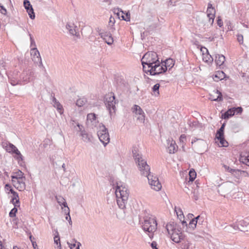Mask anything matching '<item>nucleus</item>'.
I'll list each match as a JSON object with an SVG mask.
<instances>
[{
  "label": "nucleus",
  "mask_w": 249,
  "mask_h": 249,
  "mask_svg": "<svg viewBox=\"0 0 249 249\" xmlns=\"http://www.w3.org/2000/svg\"><path fill=\"white\" fill-rule=\"evenodd\" d=\"M203 60L206 62L211 63L213 61V58L209 54H207L203 56Z\"/></svg>",
  "instance_id": "43"
},
{
  "label": "nucleus",
  "mask_w": 249,
  "mask_h": 249,
  "mask_svg": "<svg viewBox=\"0 0 249 249\" xmlns=\"http://www.w3.org/2000/svg\"><path fill=\"white\" fill-rule=\"evenodd\" d=\"M60 206H64V207H65V208H66V207H68V205H67V202H66V200H64V201H63V203H62L61 204H60Z\"/></svg>",
  "instance_id": "62"
},
{
  "label": "nucleus",
  "mask_w": 249,
  "mask_h": 249,
  "mask_svg": "<svg viewBox=\"0 0 249 249\" xmlns=\"http://www.w3.org/2000/svg\"><path fill=\"white\" fill-rule=\"evenodd\" d=\"M142 224V229L149 233H153L157 229V223L155 218L153 217H144V221Z\"/></svg>",
  "instance_id": "4"
},
{
  "label": "nucleus",
  "mask_w": 249,
  "mask_h": 249,
  "mask_svg": "<svg viewBox=\"0 0 249 249\" xmlns=\"http://www.w3.org/2000/svg\"><path fill=\"white\" fill-rule=\"evenodd\" d=\"M96 115L94 113H89L87 115V121H90L92 123L95 120Z\"/></svg>",
  "instance_id": "44"
},
{
  "label": "nucleus",
  "mask_w": 249,
  "mask_h": 249,
  "mask_svg": "<svg viewBox=\"0 0 249 249\" xmlns=\"http://www.w3.org/2000/svg\"><path fill=\"white\" fill-rule=\"evenodd\" d=\"M239 161L242 163L249 166V150L241 152Z\"/></svg>",
  "instance_id": "21"
},
{
  "label": "nucleus",
  "mask_w": 249,
  "mask_h": 249,
  "mask_svg": "<svg viewBox=\"0 0 249 249\" xmlns=\"http://www.w3.org/2000/svg\"><path fill=\"white\" fill-rule=\"evenodd\" d=\"M186 138V136L184 134H182L180 136V141H183L182 139H185Z\"/></svg>",
  "instance_id": "64"
},
{
  "label": "nucleus",
  "mask_w": 249,
  "mask_h": 249,
  "mask_svg": "<svg viewBox=\"0 0 249 249\" xmlns=\"http://www.w3.org/2000/svg\"><path fill=\"white\" fill-rule=\"evenodd\" d=\"M235 113L236 112L237 114H240L243 111V108L241 107H233Z\"/></svg>",
  "instance_id": "55"
},
{
  "label": "nucleus",
  "mask_w": 249,
  "mask_h": 249,
  "mask_svg": "<svg viewBox=\"0 0 249 249\" xmlns=\"http://www.w3.org/2000/svg\"><path fill=\"white\" fill-rule=\"evenodd\" d=\"M151 75H158L166 71V68L164 67L163 65H161L160 61H159L158 63H156L153 65V67L151 68Z\"/></svg>",
  "instance_id": "11"
},
{
  "label": "nucleus",
  "mask_w": 249,
  "mask_h": 249,
  "mask_svg": "<svg viewBox=\"0 0 249 249\" xmlns=\"http://www.w3.org/2000/svg\"><path fill=\"white\" fill-rule=\"evenodd\" d=\"M0 13L3 15H5L7 13L6 9L1 5H0Z\"/></svg>",
  "instance_id": "56"
},
{
  "label": "nucleus",
  "mask_w": 249,
  "mask_h": 249,
  "mask_svg": "<svg viewBox=\"0 0 249 249\" xmlns=\"http://www.w3.org/2000/svg\"><path fill=\"white\" fill-rule=\"evenodd\" d=\"M180 248L181 249H195V245L188 240H183L180 244Z\"/></svg>",
  "instance_id": "23"
},
{
  "label": "nucleus",
  "mask_w": 249,
  "mask_h": 249,
  "mask_svg": "<svg viewBox=\"0 0 249 249\" xmlns=\"http://www.w3.org/2000/svg\"><path fill=\"white\" fill-rule=\"evenodd\" d=\"M131 111L137 117V120L141 123H144L145 115L142 108L138 105H134L131 108Z\"/></svg>",
  "instance_id": "9"
},
{
  "label": "nucleus",
  "mask_w": 249,
  "mask_h": 249,
  "mask_svg": "<svg viewBox=\"0 0 249 249\" xmlns=\"http://www.w3.org/2000/svg\"><path fill=\"white\" fill-rule=\"evenodd\" d=\"M15 154L16 155L15 158L18 161V162L20 163V161H22L23 157L18 149H16V151L15 152Z\"/></svg>",
  "instance_id": "36"
},
{
  "label": "nucleus",
  "mask_w": 249,
  "mask_h": 249,
  "mask_svg": "<svg viewBox=\"0 0 249 249\" xmlns=\"http://www.w3.org/2000/svg\"><path fill=\"white\" fill-rule=\"evenodd\" d=\"M236 185L232 182L227 181L220 184L218 187V192L222 196L226 197L235 190Z\"/></svg>",
  "instance_id": "5"
},
{
  "label": "nucleus",
  "mask_w": 249,
  "mask_h": 249,
  "mask_svg": "<svg viewBox=\"0 0 249 249\" xmlns=\"http://www.w3.org/2000/svg\"><path fill=\"white\" fill-rule=\"evenodd\" d=\"M234 108L229 109L226 112L222 114V117L224 119H228L235 114Z\"/></svg>",
  "instance_id": "27"
},
{
  "label": "nucleus",
  "mask_w": 249,
  "mask_h": 249,
  "mask_svg": "<svg viewBox=\"0 0 249 249\" xmlns=\"http://www.w3.org/2000/svg\"><path fill=\"white\" fill-rule=\"evenodd\" d=\"M87 102L85 98H80L76 101V105L79 107H83Z\"/></svg>",
  "instance_id": "40"
},
{
  "label": "nucleus",
  "mask_w": 249,
  "mask_h": 249,
  "mask_svg": "<svg viewBox=\"0 0 249 249\" xmlns=\"http://www.w3.org/2000/svg\"><path fill=\"white\" fill-rule=\"evenodd\" d=\"M113 12L115 14L117 15L118 18H120V12L122 13V14H124V12L122 10H120L119 8H114L113 9Z\"/></svg>",
  "instance_id": "50"
},
{
  "label": "nucleus",
  "mask_w": 249,
  "mask_h": 249,
  "mask_svg": "<svg viewBox=\"0 0 249 249\" xmlns=\"http://www.w3.org/2000/svg\"><path fill=\"white\" fill-rule=\"evenodd\" d=\"M122 19L125 21H129L130 19V16L129 14L126 13L125 16L122 15L121 16Z\"/></svg>",
  "instance_id": "53"
},
{
  "label": "nucleus",
  "mask_w": 249,
  "mask_h": 249,
  "mask_svg": "<svg viewBox=\"0 0 249 249\" xmlns=\"http://www.w3.org/2000/svg\"><path fill=\"white\" fill-rule=\"evenodd\" d=\"M64 212L66 215L70 214V210L69 208L68 207H66V209H64Z\"/></svg>",
  "instance_id": "61"
},
{
  "label": "nucleus",
  "mask_w": 249,
  "mask_h": 249,
  "mask_svg": "<svg viewBox=\"0 0 249 249\" xmlns=\"http://www.w3.org/2000/svg\"><path fill=\"white\" fill-rule=\"evenodd\" d=\"M191 143L193 148L198 151H201L206 145V142L201 139L195 138Z\"/></svg>",
  "instance_id": "13"
},
{
  "label": "nucleus",
  "mask_w": 249,
  "mask_h": 249,
  "mask_svg": "<svg viewBox=\"0 0 249 249\" xmlns=\"http://www.w3.org/2000/svg\"><path fill=\"white\" fill-rule=\"evenodd\" d=\"M196 224L197 223L195 220L192 219L189 223L188 228L191 230H194L196 228Z\"/></svg>",
  "instance_id": "42"
},
{
  "label": "nucleus",
  "mask_w": 249,
  "mask_h": 249,
  "mask_svg": "<svg viewBox=\"0 0 249 249\" xmlns=\"http://www.w3.org/2000/svg\"><path fill=\"white\" fill-rule=\"evenodd\" d=\"M237 39L238 42L240 44H243V36L242 35H241V34L237 35Z\"/></svg>",
  "instance_id": "51"
},
{
  "label": "nucleus",
  "mask_w": 249,
  "mask_h": 249,
  "mask_svg": "<svg viewBox=\"0 0 249 249\" xmlns=\"http://www.w3.org/2000/svg\"><path fill=\"white\" fill-rule=\"evenodd\" d=\"M160 86L159 84H156L152 88V90L154 92L155 95L159 94Z\"/></svg>",
  "instance_id": "45"
},
{
  "label": "nucleus",
  "mask_w": 249,
  "mask_h": 249,
  "mask_svg": "<svg viewBox=\"0 0 249 249\" xmlns=\"http://www.w3.org/2000/svg\"><path fill=\"white\" fill-rule=\"evenodd\" d=\"M25 178L23 179L12 180V183L14 187L19 191H23L26 189V184L25 183Z\"/></svg>",
  "instance_id": "15"
},
{
  "label": "nucleus",
  "mask_w": 249,
  "mask_h": 249,
  "mask_svg": "<svg viewBox=\"0 0 249 249\" xmlns=\"http://www.w3.org/2000/svg\"><path fill=\"white\" fill-rule=\"evenodd\" d=\"M2 147L8 153H15L18 148L12 143L7 141H3L1 142Z\"/></svg>",
  "instance_id": "18"
},
{
  "label": "nucleus",
  "mask_w": 249,
  "mask_h": 249,
  "mask_svg": "<svg viewBox=\"0 0 249 249\" xmlns=\"http://www.w3.org/2000/svg\"><path fill=\"white\" fill-rule=\"evenodd\" d=\"M151 246L153 249H158L157 248V243L156 242H152Z\"/></svg>",
  "instance_id": "60"
},
{
  "label": "nucleus",
  "mask_w": 249,
  "mask_h": 249,
  "mask_svg": "<svg viewBox=\"0 0 249 249\" xmlns=\"http://www.w3.org/2000/svg\"><path fill=\"white\" fill-rule=\"evenodd\" d=\"M34 72L31 69H27L23 71L20 74V79L24 82H28L34 79Z\"/></svg>",
  "instance_id": "10"
},
{
  "label": "nucleus",
  "mask_w": 249,
  "mask_h": 249,
  "mask_svg": "<svg viewBox=\"0 0 249 249\" xmlns=\"http://www.w3.org/2000/svg\"><path fill=\"white\" fill-rule=\"evenodd\" d=\"M166 230L169 234L170 235L171 239L175 243H178L184 240L181 228L174 222H169L166 226Z\"/></svg>",
  "instance_id": "3"
},
{
  "label": "nucleus",
  "mask_w": 249,
  "mask_h": 249,
  "mask_svg": "<svg viewBox=\"0 0 249 249\" xmlns=\"http://www.w3.org/2000/svg\"><path fill=\"white\" fill-rule=\"evenodd\" d=\"M234 228L237 230L242 231H248L249 230V223L245 219L237 221L235 223Z\"/></svg>",
  "instance_id": "12"
},
{
  "label": "nucleus",
  "mask_w": 249,
  "mask_h": 249,
  "mask_svg": "<svg viewBox=\"0 0 249 249\" xmlns=\"http://www.w3.org/2000/svg\"><path fill=\"white\" fill-rule=\"evenodd\" d=\"M68 244L71 249H79V245L80 244L79 242L76 244V242L74 243V241H71L68 242Z\"/></svg>",
  "instance_id": "37"
},
{
  "label": "nucleus",
  "mask_w": 249,
  "mask_h": 249,
  "mask_svg": "<svg viewBox=\"0 0 249 249\" xmlns=\"http://www.w3.org/2000/svg\"><path fill=\"white\" fill-rule=\"evenodd\" d=\"M53 106L56 107L57 110L60 113H62L63 107L56 100V98L53 97Z\"/></svg>",
  "instance_id": "30"
},
{
  "label": "nucleus",
  "mask_w": 249,
  "mask_h": 249,
  "mask_svg": "<svg viewBox=\"0 0 249 249\" xmlns=\"http://www.w3.org/2000/svg\"><path fill=\"white\" fill-rule=\"evenodd\" d=\"M115 22V20L114 17L111 16L109 18V26H112Z\"/></svg>",
  "instance_id": "54"
},
{
  "label": "nucleus",
  "mask_w": 249,
  "mask_h": 249,
  "mask_svg": "<svg viewBox=\"0 0 249 249\" xmlns=\"http://www.w3.org/2000/svg\"><path fill=\"white\" fill-rule=\"evenodd\" d=\"M31 55L32 59L35 62L39 63V66L43 67L41 58L39 51L36 47L33 48L31 49Z\"/></svg>",
  "instance_id": "14"
},
{
  "label": "nucleus",
  "mask_w": 249,
  "mask_h": 249,
  "mask_svg": "<svg viewBox=\"0 0 249 249\" xmlns=\"http://www.w3.org/2000/svg\"><path fill=\"white\" fill-rule=\"evenodd\" d=\"M99 35L108 45H110L113 43V37L109 33L102 32Z\"/></svg>",
  "instance_id": "22"
},
{
  "label": "nucleus",
  "mask_w": 249,
  "mask_h": 249,
  "mask_svg": "<svg viewBox=\"0 0 249 249\" xmlns=\"http://www.w3.org/2000/svg\"><path fill=\"white\" fill-rule=\"evenodd\" d=\"M233 226H235V224H233L228 226H226L224 227V229L226 231L229 232H233L234 231H237V230L234 228Z\"/></svg>",
  "instance_id": "38"
},
{
  "label": "nucleus",
  "mask_w": 249,
  "mask_h": 249,
  "mask_svg": "<svg viewBox=\"0 0 249 249\" xmlns=\"http://www.w3.org/2000/svg\"><path fill=\"white\" fill-rule=\"evenodd\" d=\"M231 174L236 178H237L239 179L242 176H248V173L245 171H242L239 169H233Z\"/></svg>",
  "instance_id": "24"
},
{
  "label": "nucleus",
  "mask_w": 249,
  "mask_h": 249,
  "mask_svg": "<svg viewBox=\"0 0 249 249\" xmlns=\"http://www.w3.org/2000/svg\"><path fill=\"white\" fill-rule=\"evenodd\" d=\"M133 157L137 164L141 174L147 177L151 188L156 191H160L161 188V183L157 176H154L150 172V166L144 160L142 155L139 152L137 149L133 148L132 151Z\"/></svg>",
  "instance_id": "1"
},
{
  "label": "nucleus",
  "mask_w": 249,
  "mask_h": 249,
  "mask_svg": "<svg viewBox=\"0 0 249 249\" xmlns=\"http://www.w3.org/2000/svg\"><path fill=\"white\" fill-rule=\"evenodd\" d=\"M76 125L78 127L79 131H81V135L83 141L87 142H89L90 139L89 137L88 134L84 131H82L83 126L80 125L79 123H77Z\"/></svg>",
  "instance_id": "25"
},
{
  "label": "nucleus",
  "mask_w": 249,
  "mask_h": 249,
  "mask_svg": "<svg viewBox=\"0 0 249 249\" xmlns=\"http://www.w3.org/2000/svg\"><path fill=\"white\" fill-rule=\"evenodd\" d=\"M175 211L177 213L178 217L180 219V220L181 221V219L182 216L184 218V215L182 210L180 208L178 209V210L176 208Z\"/></svg>",
  "instance_id": "46"
},
{
  "label": "nucleus",
  "mask_w": 249,
  "mask_h": 249,
  "mask_svg": "<svg viewBox=\"0 0 249 249\" xmlns=\"http://www.w3.org/2000/svg\"><path fill=\"white\" fill-rule=\"evenodd\" d=\"M168 151L170 154L175 153L178 149V145L173 140H167Z\"/></svg>",
  "instance_id": "20"
},
{
  "label": "nucleus",
  "mask_w": 249,
  "mask_h": 249,
  "mask_svg": "<svg viewBox=\"0 0 249 249\" xmlns=\"http://www.w3.org/2000/svg\"><path fill=\"white\" fill-rule=\"evenodd\" d=\"M97 135L101 142L106 146L109 143L110 138L108 129L104 124L99 125Z\"/></svg>",
  "instance_id": "7"
},
{
  "label": "nucleus",
  "mask_w": 249,
  "mask_h": 249,
  "mask_svg": "<svg viewBox=\"0 0 249 249\" xmlns=\"http://www.w3.org/2000/svg\"><path fill=\"white\" fill-rule=\"evenodd\" d=\"M225 61V57L222 54H216L215 62L217 65L219 66L222 65Z\"/></svg>",
  "instance_id": "26"
},
{
  "label": "nucleus",
  "mask_w": 249,
  "mask_h": 249,
  "mask_svg": "<svg viewBox=\"0 0 249 249\" xmlns=\"http://www.w3.org/2000/svg\"><path fill=\"white\" fill-rule=\"evenodd\" d=\"M66 28L69 31L70 34L76 36H79L78 27L74 23H68L66 25Z\"/></svg>",
  "instance_id": "19"
},
{
  "label": "nucleus",
  "mask_w": 249,
  "mask_h": 249,
  "mask_svg": "<svg viewBox=\"0 0 249 249\" xmlns=\"http://www.w3.org/2000/svg\"><path fill=\"white\" fill-rule=\"evenodd\" d=\"M190 181H193L196 178V174L194 169H191L189 173Z\"/></svg>",
  "instance_id": "39"
},
{
  "label": "nucleus",
  "mask_w": 249,
  "mask_h": 249,
  "mask_svg": "<svg viewBox=\"0 0 249 249\" xmlns=\"http://www.w3.org/2000/svg\"><path fill=\"white\" fill-rule=\"evenodd\" d=\"M105 102L107 108L109 111L110 113H111L112 111L113 112H115V105L117 103V101L115 100V97L113 93H109L105 96Z\"/></svg>",
  "instance_id": "8"
},
{
  "label": "nucleus",
  "mask_w": 249,
  "mask_h": 249,
  "mask_svg": "<svg viewBox=\"0 0 249 249\" xmlns=\"http://www.w3.org/2000/svg\"><path fill=\"white\" fill-rule=\"evenodd\" d=\"M18 212V209L15 206L9 213V216L11 217H14L16 215V213Z\"/></svg>",
  "instance_id": "47"
},
{
  "label": "nucleus",
  "mask_w": 249,
  "mask_h": 249,
  "mask_svg": "<svg viewBox=\"0 0 249 249\" xmlns=\"http://www.w3.org/2000/svg\"><path fill=\"white\" fill-rule=\"evenodd\" d=\"M159 60L158 54L154 52H148L144 54L141 59L142 63L154 65L158 63Z\"/></svg>",
  "instance_id": "6"
},
{
  "label": "nucleus",
  "mask_w": 249,
  "mask_h": 249,
  "mask_svg": "<svg viewBox=\"0 0 249 249\" xmlns=\"http://www.w3.org/2000/svg\"><path fill=\"white\" fill-rule=\"evenodd\" d=\"M225 125V124H223L221 125V127L217 131L216 136H217V137H219L223 136Z\"/></svg>",
  "instance_id": "41"
},
{
  "label": "nucleus",
  "mask_w": 249,
  "mask_h": 249,
  "mask_svg": "<svg viewBox=\"0 0 249 249\" xmlns=\"http://www.w3.org/2000/svg\"><path fill=\"white\" fill-rule=\"evenodd\" d=\"M225 73L223 71H219L214 75L215 81L221 80L225 77Z\"/></svg>",
  "instance_id": "32"
},
{
  "label": "nucleus",
  "mask_w": 249,
  "mask_h": 249,
  "mask_svg": "<svg viewBox=\"0 0 249 249\" xmlns=\"http://www.w3.org/2000/svg\"><path fill=\"white\" fill-rule=\"evenodd\" d=\"M28 34L29 36H30V39L31 41L30 47H34V48L36 47V44L33 37L32 36V35L29 32H28Z\"/></svg>",
  "instance_id": "48"
},
{
  "label": "nucleus",
  "mask_w": 249,
  "mask_h": 249,
  "mask_svg": "<svg viewBox=\"0 0 249 249\" xmlns=\"http://www.w3.org/2000/svg\"><path fill=\"white\" fill-rule=\"evenodd\" d=\"M217 23L219 27H221L223 25V21L222 19L220 18V17H218V19L217 20Z\"/></svg>",
  "instance_id": "59"
},
{
  "label": "nucleus",
  "mask_w": 249,
  "mask_h": 249,
  "mask_svg": "<svg viewBox=\"0 0 249 249\" xmlns=\"http://www.w3.org/2000/svg\"><path fill=\"white\" fill-rule=\"evenodd\" d=\"M23 5L30 18L32 19H34L35 15L30 2L28 0H24Z\"/></svg>",
  "instance_id": "17"
},
{
  "label": "nucleus",
  "mask_w": 249,
  "mask_h": 249,
  "mask_svg": "<svg viewBox=\"0 0 249 249\" xmlns=\"http://www.w3.org/2000/svg\"><path fill=\"white\" fill-rule=\"evenodd\" d=\"M143 67V71L144 72L147 73L148 72L150 73L151 75V71H152V70H151V68L153 67V65H146L143 63H142Z\"/></svg>",
  "instance_id": "35"
},
{
  "label": "nucleus",
  "mask_w": 249,
  "mask_h": 249,
  "mask_svg": "<svg viewBox=\"0 0 249 249\" xmlns=\"http://www.w3.org/2000/svg\"><path fill=\"white\" fill-rule=\"evenodd\" d=\"M65 218H66V219L68 221L69 224L71 225H72V221L71 220V218L70 215V214L66 215V216Z\"/></svg>",
  "instance_id": "58"
},
{
  "label": "nucleus",
  "mask_w": 249,
  "mask_h": 249,
  "mask_svg": "<svg viewBox=\"0 0 249 249\" xmlns=\"http://www.w3.org/2000/svg\"><path fill=\"white\" fill-rule=\"evenodd\" d=\"M55 198L56 199V201L57 203L60 205L65 200V199L61 196H56Z\"/></svg>",
  "instance_id": "49"
},
{
  "label": "nucleus",
  "mask_w": 249,
  "mask_h": 249,
  "mask_svg": "<svg viewBox=\"0 0 249 249\" xmlns=\"http://www.w3.org/2000/svg\"><path fill=\"white\" fill-rule=\"evenodd\" d=\"M207 13V17L209 18V21L211 22V24H213L215 18V10L210 2L208 4Z\"/></svg>",
  "instance_id": "16"
},
{
  "label": "nucleus",
  "mask_w": 249,
  "mask_h": 249,
  "mask_svg": "<svg viewBox=\"0 0 249 249\" xmlns=\"http://www.w3.org/2000/svg\"><path fill=\"white\" fill-rule=\"evenodd\" d=\"M115 195L119 207L124 209L125 208V204L128 198L129 191L122 182L116 183Z\"/></svg>",
  "instance_id": "2"
},
{
  "label": "nucleus",
  "mask_w": 249,
  "mask_h": 249,
  "mask_svg": "<svg viewBox=\"0 0 249 249\" xmlns=\"http://www.w3.org/2000/svg\"><path fill=\"white\" fill-rule=\"evenodd\" d=\"M56 233H57V235H55V236L54 237V242L56 245H58V244H59V246H60V238L58 236V233L57 231L56 232Z\"/></svg>",
  "instance_id": "52"
},
{
  "label": "nucleus",
  "mask_w": 249,
  "mask_h": 249,
  "mask_svg": "<svg viewBox=\"0 0 249 249\" xmlns=\"http://www.w3.org/2000/svg\"><path fill=\"white\" fill-rule=\"evenodd\" d=\"M11 188V186L8 184H6L5 185V189L7 190H9Z\"/></svg>",
  "instance_id": "63"
},
{
  "label": "nucleus",
  "mask_w": 249,
  "mask_h": 249,
  "mask_svg": "<svg viewBox=\"0 0 249 249\" xmlns=\"http://www.w3.org/2000/svg\"><path fill=\"white\" fill-rule=\"evenodd\" d=\"M214 92L218 94V96L216 98H215L213 95H210V99L212 101H214L216 102H220L223 100V97L221 92L218 90H216Z\"/></svg>",
  "instance_id": "28"
},
{
  "label": "nucleus",
  "mask_w": 249,
  "mask_h": 249,
  "mask_svg": "<svg viewBox=\"0 0 249 249\" xmlns=\"http://www.w3.org/2000/svg\"><path fill=\"white\" fill-rule=\"evenodd\" d=\"M174 62L175 61L171 58L167 59L164 61V65H163V66L166 68V70L168 68H169V69H170L174 66Z\"/></svg>",
  "instance_id": "31"
},
{
  "label": "nucleus",
  "mask_w": 249,
  "mask_h": 249,
  "mask_svg": "<svg viewBox=\"0 0 249 249\" xmlns=\"http://www.w3.org/2000/svg\"><path fill=\"white\" fill-rule=\"evenodd\" d=\"M216 137L219 141L220 143L221 144V146H223V147L228 146V143L225 140V139L224 138V136H222L221 137H217V136H216Z\"/></svg>",
  "instance_id": "34"
},
{
  "label": "nucleus",
  "mask_w": 249,
  "mask_h": 249,
  "mask_svg": "<svg viewBox=\"0 0 249 249\" xmlns=\"http://www.w3.org/2000/svg\"><path fill=\"white\" fill-rule=\"evenodd\" d=\"M11 201L15 207H19V197L17 193H16L14 195H13V196Z\"/></svg>",
  "instance_id": "29"
},
{
  "label": "nucleus",
  "mask_w": 249,
  "mask_h": 249,
  "mask_svg": "<svg viewBox=\"0 0 249 249\" xmlns=\"http://www.w3.org/2000/svg\"><path fill=\"white\" fill-rule=\"evenodd\" d=\"M223 166L224 167L226 171L231 173V174L232 173L233 169H232L230 168L229 166L225 164H224Z\"/></svg>",
  "instance_id": "57"
},
{
  "label": "nucleus",
  "mask_w": 249,
  "mask_h": 249,
  "mask_svg": "<svg viewBox=\"0 0 249 249\" xmlns=\"http://www.w3.org/2000/svg\"><path fill=\"white\" fill-rule=\"evenodd\" d=\"M16 175L15 176H12V180L14 179H23L25 178V177L23 176L24 174L20 170H19L18 172H17Z\"/></svg>",
  "instance_id": "33"
}]
</instances>
